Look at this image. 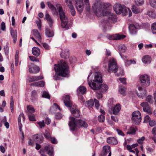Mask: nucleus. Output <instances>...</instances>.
Listing matches in <instances>:
<instances>
[{
    "label": "nucleus",
    "mask_w": 156,
    "mask_h": 156,
    "mask_svg": "<svg viewBox=\"0 0 156 156\" xmlns=\"http://www.w3.org/2000/svg\"><path fill=\"white\" fill-rule=\"evenodd\" d=\"M37 95L36 92L35 90H33L31 94V99L32 100H34L36 98Z\"/></svg>",
    "instance_id": "3c124183"
},
{
    "label": "nucleus",
    "mask_w": 156,
    "mask_h": 156,
    "mask_svg": "<svg viewBox=\"0 0 156 156\" xmlns=\"http://www.w3.org/2000/svg\"><path fill=\"white\" fill-rule=\"evenodd\" d=\"M121 106L119 104L116 105L112 109V113L115 115H118V112L121 109Z\"/></svg>",
    "instance_id": "4be33fe9"
},
{
    "label": "nucleus",
    "mask_w": 156,
    "mask_h": 156,
    "mask_svg": "<svg viewBox=\"0 0 156 156\" xmlns=\"http://www.w3.org/2000/svg\"><path fill=\"white\" fill-rule=\"evenodd\" d=\"M28 116L29 119L31 121H34L35 120V119L34 115L33 114H28Z\"/></svg>",
    "instance_id": "6e6d98bb"
},
{
    "label": "nucleus",
    "mask_w": 156,
    "mask_h": 156,
    "mask_svg": "<svg viewBox=\"0 0 156 156\" xmlns=\"http://www.w3.org/2000/svg\"><path fill=\"white\" fill-rule=\"evenodd\" d=\"M45 19L46 20L50 27L52 29V28L53 24L54 23V21L51 18L50 16L48 13H46L45 14Z\"/></svg>",
    "instance_id": "a211bd4d"
},
{
    "label": "nucleus",
    "mask_w": 156,
    "mask_h": 156,
    "mask_svg": "<svg viewBox=\"0 0 156 156\" xmlns=\"http://www.w3.org/2000/svg\"><path fill=\"white\" fill-rule=\"evenodd\" d=\"M108 72L115 73L117 72L118 67L115 59L112 58L109 59L108 62Z\"/></svg>",
    "instance_id": "0eeeda50"
},
{
    "label": "nucleus",
    "mask_w": 156,
    "mask_h": 156,
    "mask_svg": "<svg viewBox=\"0 0 156 156\" xmlns=\"http://www.w3.org/2000/svg\"><path fill=\"white\" fill-rule=\"evenodd\" d=\"M113 9L117 14H119L122 13L123 10V6H122L119 3H116L113 6Z\"/></svg>",
    "instance_id": "4468645a"
},
{
    "label": "nucleus",
    "mask_w": 156,
    "mask_h": 156,
    "mask_svg": "<svg viewBox=\"0 0 156 156\" xmlns=\"http://www.w3.org/2000/svg\"><path fill=\"white\" fill-rule=\"evenodd\" d=\"M132 10L133 13L136 14L140 13L142 11L141 9H140L138 7L135 5L133 6Z\"/></svg>",
    "instance_id": "7c9ffc66"
},
{
    "label": "nucleus",
    "mask_w": 156,
    "mask_h": 156,
    "mask_svg": "<svg viewBox=\"0 0 156 156\" xmlns=\"http://www.w3.org/2000/svg\"><path fill=\"white\" fill-rule=\"evenodd\" d=\"M119 93L123 96L126 94V88L124 86H120L119 90Z\"/></svg>",
    "instance_id": "f704fd0d"
},
{
    "label": "nucleus",
    "mask_w": 156,
    "mask_h": 156,
    "mask_svg": "<svg viewBox=\"0 0 156 156\" xmlns=\"http://www.w3.org/2000/svg\"><path fill=\"white\" fill-rule=\"evenodd\" d=\"M70 120L69 125L71 130L74 131L76 126H83L85 128L88 126L87 124L83 120L76 119L73 117H70Z\"/></svg>",
    "instance_id": "20e7f679"
},
{
    "label": "nucleus",
    "mask_w": 156,
    "mask_h": 156,
    "mask_svg": "<svg viewBox=\"0 0 156 156\" xmlns=\"http://www.w3.org/2000/svg\"><path fill=\"white\" fill-rule=\"evenodd\" d=\"M103 19L101 21L102 26L105 28H109L110 27V23H114L116 21L117 17L113 13H110L108 16Z\"/></svg>",
    "instance_id": "423d86ee"
},
{
    "label": "nucleus",
    "mask_w": 156,
    "mask_h": 156,
    "mask_svg": "<svg viewBox=\"0 0 156 156\" xmlns=\"http://www.w3.org/2000/svg\"><path fill=\"white\" fill-rule=\"evenodd\" d=\"M137 129L136 127H131L129 129V131L127 132L126 133L128 134H132L134 135L136 133V132L137 130Z\"/></svg>",
    "instance_id": "c9c22d12"
},
{
    "label": "nucleus",
    "mask_w": 156,
    "mask_h": 156,
    "mask_svg": "<svg viewBox=\"0 0 156 156\" xmlns=\"http://www.w3.org/2000/svg\"><path fill=\"white\" fill-rule=\"evenodd\" d=\"M10 33L13 39V43H16L17 38V31L16 30H14L12 28H10Z\"/></svg>",
    "instance_id": "5701e85b"
},
{
    "label": "nucleus",
    "mask_w": 156,
    "mask_h": 156,
    "mask_svg": "<svg viewBox=\"0 0 156 156\" xmlns=\"http://www.w3.org/2000/svg\"><path fill=\"white\" fill-rule=\"evenodd\" d=\"M70 111L72 114L76 117H79L80 116L79 111L73 108H70Z\"/></svg>",
    "instance_id": "cd10ccee"
},
{
    "label": "nucleus",
    "mask_w": 156,
    "mask_h": 156,
    "mask_svg": "<svg viewBox=\"0 0 156 156\" xmlns=\"http://www.w3.org/2000/svg\"><path fill=\"white\" fill-rule=\"evenodd\" d=\"M150 119V118L148 115H147L144 117V122H149Z\"/></svg>",
    "instance_id": "338daca9"
},
{
    "label": "nucleus",
    "mask_w": 156,
    "mask_h": 156,
    "mask_svg": "<svg viewBox=\"0 0 156 156\" xmlns=\"http://www.w3.org/2000/svg\"><path fill=\"white\" fill-rule=\"evenodd\" d=\"M136 63L135 61L131 60H126L125 61V64L126 66H128L131 64H134Z\"/></svg>",
    "instance_id": "a19ab883"
},
{
    "label": "nucleus",
    "mask_w": 156,
    "mask_h": 156,
    "mask_svg": "<svg viewBox=\"0 0 156 156\" xmlns=\"http://www.w3.org/2000/svg\"><path fill=\"white\" fill-rule=\"evenodd\" d=\"M148 15L154 18L156 16V14L154 12L152 11H149L148 13Z\"/></svg>",
    "instance_id": "680f3d73"
},
{
    "label": "nucleus",
    "mask_w": 156,
    "mask_h": 156,
    "mask_svg": "<svg viewBox=\"0 0 156 156\" xmlns=\"http://www.w3.org/2000/svg\"><path fill=\"white\" fill-rule=\"evenodd\" d=\"M21 119H22L23 121H24L25 119L24 115L23 113H20L18 119V122H21Z\"/></svg>",
    "instance_id": "8fccbe9b"
},
{
    "label": "nucleus",
    "mask_w": 156,
    "mask_h": 156,
    "mask_svg": "<svg viewBox=\"0 0 156 156\" xmlns=\"http://www.w3.org/2000/svg\"><path fill=\"white\" fill-rule=\"evenodd\" d=\"M64 103L65 105L68 107H70L72 106V104L70 100V97L68 95H66L64 98Z\"/></svg>",
    "instance_id": "6ab92c4d"
},
{
    "label": "nucleus",
    "mask_w": 156,
    "mask_h": 156,
    "mask_svg": "<svg viewBox=\"0 0 156 156\" xmlns=\"http://www.w3.org/2000/svg\"><path fill=\"white\" fill-rule=\"evenodd\" d=\"M140 105L143 108V110L149 114L152 113V110L149 106L148 104L146 102H144L140 104Z\"/></svg>",
    "instance_id": "ddd939ff"
},
{
    "label": "nucleus",
    "mask_w": 156,
    "mask_h": 156,
    "mask_svg": "<svg viewBox=\"0 0 156 156\" xmlns=\"http://www.w3.org/2000/svg\"><path fill=\"white\" fill-rule=\"evenodd\" d=\"M139 27L138 25H135L133 24H130L129 26L130 32L132 34H136L137 32V30Z\"/></svg>",
    "instance_id": "dca6fc26"
},
{
    "label": "nucleus",
    "mask_w": 156,
    "mask_h": 156,
    "mask_svg": "<svg viewBox=\"0 0 156 156\" xmlns=\"http://www.w3.org/2000/svg\"><path fill=\"white\" fill-rule=\"evenodd\" d=\"M110 5L109 3H104L100 1H96L94 3L92 9L94 12L98 16H101L107 15L106 9Z\"/></svg>",
    "instance_id": "7ed1b4c3"
},
{
    "label": "nucleus",
    "mask_w": 156,
    "mask_h": 156,
    "mask_svg": "<svg viewBox=\"0 0 156 156\" xmlns=\"http://www.w3.org/2000/svg\"><path fill=\"white\" fill-rule=\"evenodd\" d=\"M42 97L48 99H49L50 97L49 94L46 91L44 92Z\"/></svg>",
    "instance_id": "5fc2aeb1"
},
{
    "label": "nucleus",
    "mask_w": 156,
    "mask_h": 156,
    "mask_svg": "<svg viewBox=\"0 0 156 156\" xmlns=\"http://www.w3.org/2000/svg\"><path fill=\"white\" fill-rule=\"evenodd\" d=\"M56 7L59 13L61 22V26L63 28H67L69 20L64 12L62 6L60 4H57Z\"/></svg>",
    "instance_id": "39448f33"
},
{
    "label": "nucleus",
    "mask_w": 156,
    "mask_h": 156,
    "mask_svg": "<svg viewBox=\"0 0 156 156\" xmlns=\"http://www.w3.org/2000/svg\"><path fill=\"white\" fill-rule=\"evenodd\" d=\"M44 137L47 139L49 140L51 138V134L47 130H45L44 133Z\"/></svg>",
    "instance_id": "de8ad7c7"
},
{
    "label": "nucleus",
    "mask_w": 156,
    "mask_h": 156,
    "mask_svg": "<svg viewBox=\"0 0 156 156\" xmlns=\"http://www.w3.org/2000/svg\"><path fill=\"white\" fill-rule=\"evenodd\" d=\"M105 119V116L103 115H101L98 116V120L100 122H103Z\"/></svg>",
    "instance_id": "603ef678"
},
{
    "label": "nucleus",
    "mask_w": 156,
    "mask_h": 156,
    "mask_svg": "<svg viewBox=\"0 0 156 156\" xmlns=\"http://www.w3.org/2000/svg\"><path fill=\"white\" fill-rule=\"evenodd\" d=\"M36 23L38 27V28L40 29H41V21L40 19H39L38 20L36 21Z\"/></svg>",
    "instance_id": "bf43d9fd"
},
{
    "label": "nucleus",
    "mask_w": 156,
    "mask_h": 156,
    "mask_svg": "<svg viewBox=\"0 0 156 156\" xmlns=\"http://www.w3.org/2000/svg\"><path fill=\"white\" fill-rule=\"evenodd\" d=\"M107 142L111 144H117L118 143V141L114 137H109L107 138Z\"/></svg>",
    "instance_id": "393cba45"
},
{
    "label": "nucleus",
    "mask_w": 156,
    "mask_h": 156,
    "mask_svg": "<svg viewBox=\"0 0 156 156\" xmlns=\"http://www.w3.org/2000/svg\"><path fill=\"white\" fill-rule=\"evenodd\" d=\"M66 2L70 9L71 14L73 16H75L76 15V11L72 5L71 1L70 0H66Z\"/></svg>",
    "instance_id": "2eb2a0df"
},
{
    "label": "nucleus",
    "mask_w": 156,
    "mask_h": 156,
    "mask_svg": "<svg viewBox=\"0 0 156 156\" xmlns=\"http://www.w3.org/2000/svg\"><path fill=\"white\" fill-rule=\"evenodd\" d=\"M94 101L95 104V106L96 108H98L100 106L99 101L96 99H94Z\"/></svg>",
    "instance_id": "774afa93"
},
{
    "label": "nucleus",
    "mask_w": 156,
    "mask_h": 156,
    "mask_svg": "<svg viewBox=\"0 0 156 156\" xmlns=\"http://www.w3.org/2000/svg\"><path fill=\"white\" fill-rule=\"evenodd\" d=\"M33 138L35 141H36L39 143H42L43 141V137L41 136H38L37 135L34 136Z\"/></svg>",
    "instance_id": "72a5a7b5"
},
{
    "label": "nucleus",
    "mask_w": 156,
    "mask_h": 156,
    "mask_svg": "<svg viewBox=\"0 0 156 156\" xmlns=\"http://www.w3.org/2000/svg\"><path fill=\"white\" fill-rule=\"evenodd\" d=\"M124 16L128 15L129 17L132 16V12L130 10L125 6H123V9L122 12Z\"/></svg>",
    "instance_id": "412c9836"
},
{
    "label": "nucleus",
    "mask_w": 156,
    "mask_h": 156,
    "mask_svg": "<svg viewBox=\"0 0 156 156\" xmlns=\"http://www.w3.org/2000/svg\"><path fill=\"white\" fill-rule=\"evenodd\" d=\"M151 61V57L148 55H145L144 56L142 59V61L145 64H148L150 63Z\"/></svg>",
    "instance_id": "bb28decb"
},
{
    "label": "nucleus",
    "mask_w": 156,
    "mask_h": 156,
    "mask_svg": "<svg viewBox=\"0 0 156 156\" xmlns=\"http://www.w3.org/2000/svg\"><path fill=\"white\" fill-rule=\"evenodd\" d=\"M135 3L137 5H141L144 3L143 0H136Z\"/></svg>",
    "instance_id": "052dcab7"
},
{
    "label": "nucleus",
    "mask_w": 156,
    "mask_h": 156,
    "mask_svg": "<svg viewBox=\"0 0 156 156\" xmlns=\"http://www.w3.org/2000/svg\"><path fill=\"white\" fill-rule=\"evenodd\" d=\"M85 4V8L87 11L89 12L90 9V5L89 0H84Z\"/></svg>",
    "instance_id": "e433bc0d"
},
{
    "label": "nucleus",
    "mask_w": 156,
    "mask_h": 156,
    "mask_svg": "<svg viewBox=\"0 0 156 156\" xmlns=\"http://www.w3.org/2000/svg\"><path fill=\"white\" fill-rule=\"evenodd\" d=\"M86 104L88 108H92L94 105V103L92 100H90L86 101Z\"/></svg>",
    "instance_id": "79ce46f5"
},
{
    "label": "nucleus",
    "mask_w": 156,
    "mask_h": 156,
    "mask_svg": "<svg viewBox=\"0 0 156 156\" xmlns=\"http://www.w3.org/2000/svg\"><path fill=\"white\" fill-rule=\"evenodd\" d=\"M108 153V156H111L112 153L110 147L109 146H105L103 147L102 151L101 154V156H105Z\"/></svg>",
    "instance_id": "f8f14e48"
},
{
    "label": "nucleus",
    "mask_w": 156,
    "mask_h": 156,
    "mask_svg": "<svg viewBox=\"0 0 156 156\" xmlns=\"http://www.w3.org/2000/svg\"><path fill=\"white\" fill-rule=\"evenodd\" d=\"M138 90L139 92H136L137 95L140 98H143L146 96V92L145 90L140 86L138 87Z\"/></svg>",
    "instance_id": "f3484780"
},
{
    "label": "nucleus",
    "mask_w": 156,
    "mask_h": 156,
    "mask_svg": "<svg viewBox=\"0 0 156 156\" xmlns=\"http://www.w3.org/2000/svg\"><path fill=\"white\" fill-rule=\"evenodd\" d=\"M27 108L28 110V115L29 113L30 114H32V113H33L35 112V110L34 108L33 107L30 106H27Z\"/></svg>",
    "instance_id": "37998d69"
},
{
    "label": "nucleus",
    "mask_w": 156,
    "mask_h": 156,
    "mask_svg": "<svg viewBox=\"0 0 156 156\" xmlns=\"http://www.w3.org/2000/svg\"><path fill=\"white\" fill-rule=\"evenodd\" d=\"M151 29L153 33L156 34V23H154L152 24Z\"/></svg>",
    "instance_id": "a18cd8bd"
},
{
    "label": "nucleus",
    "mask_w": 156,
    "mask_h": 156,
    "mask_svg": "<svg viewBox=\"0 0 156 156\" xmlns=\"http://www.w3.org/2000/svg\"><path fill=\"white\" fill-rule=\"evenodd\" d=\"M33 70L30 67L29 68V72L31 73H38L40 70L39 67L38 66H35L33 68Z\"/></svg>",
    "instance_id": "473e14b6"
},
{
    "label": "nucleus",
    "mask_w": 156,
    "mask_h": 156,
    "mask_svg": "<svg viewBox=\"0 0 156 156\" xmlns=\"http://www.w3.org/2000/svg\"><path fill=\"white\" fill-rule=\"evenodd\" d=\"M33 55L36 56H39L40 54V51L39 48L37 47H34L32 49Z\"/></svg>",
    "instance_id": "c85d7f7f"
},
{
    "label": "nucleus",
    "mask_w": 156,
    "mask_h": 156,
    "mask_svg": "<svg viewBox=\"0 0 156 156\" xmlns=\"http://www.w3.org/2000/svg\"><path fill=\"white\" fill-rule=\"evenodd\" d=\"M43 79V77L41 76H33L29 77L27 80L30 82H32L35 81H38Z\"/></svg>",
    "instance_id": "b1692460"
},
{
    "label": "nucleus",
    "mask_w": 156,
    "mask_h": 156,
    "mask_svg": "<svg viewBox=\"0 0 156 156\" xmlns=\"http://www.w3.org/2000/svg\"><path fill=\"white\" fill-rule=\"evenodd\" d=\"M19 51H16L15 55V65L16 66H17L18 65V58H19Z\"/></svg>",
    "instance_id": "c03bdc74"
},
{
    "label": "nucleus",
    "mask_w": 156,
    "mask_h": 156,
    "mask_svg": "<svg viewBox=\"0 0 156 156\" xmlns=\"http://www.w3.org/2000/svg\"><path fill=\"white\" fill-rule=\"evenodd\" d=\"M118 48L119 49L121 50V52L122 53L125 52L127 49L126 47L123 44H120L119 45Z\"/></svg>",
    "instance_id": "ea45409f"
},
{
    "label": "nucleus",
    "mask_w": 156,
    "mask_h": 156,
    "mask_svg": "<svg viewBox=\"0 0 156 156\" xmlns=\"http://www.w3.org/2000/svg\"><path fill=\"white\" fill-rule=\"evenodd\" d=\"M33 33L34 35L38 41L41 40V36L37 30L35 29L33 30Z\"/></svg>",
    "instance_id": "c756f323"
},
{
    "label": "nucleus",
    "mask_w": 156,
    "mask_h": 156,
    "mask_svg": "<svg viewBox=\"0 0 156 156\" xmlns=\"http://www.w3.org/2000/svg\"><path fill=\"white\" fill-rule=\"evenodd\" d=\"M150 4L153 8H156V0H150Z\"/></svg>",
    "instance_id": "864d4df0"
},
{
    "label": "nucleus",
    "mask_w": 156,
    "mask_h": 156,
    "mask_svg": "<svg viewBox=\"0 0 156 156\" xmlns=\"http://www.w3.org/2000/svg\"><path fill=\"white\" fill-rule=\"evenodd\" d=\"M86 88L83 86H80L77 89L78 92L81 94H84L86 92Z\"/></svg>",
    "instance_id": "4c0bfd02"
},
{
    "label": "nucleus",
    "mask_w": 156,
    "mask_h": 156,
    "mask_svg": "<svg viewBox=\"0 0 156 156\" xmlns=\"http://www.w3.org/2000/svg\"><path fill=\"white\" fill-rule=\"evenodd\" d=\"M126 37L125 35H119V34H115L112 35H111L109 37V38L110 39L117 40L124 39Z\"/></svg>",
    "instance_id": "aec40b11"
},
{
    "label": "nucleus",
    "mask_w": 156,
    "mask_h": 156,
    "mask_svg": "<svg viewBox=\"0 0 156 156\" xmlns=\"http://www.w3.org/2000/svg\"><path fill=\"white\" fill-rule=\"evenodd\" d=\"M45 151H47L48 154L50 156H52L53 154V148L51 145H48L45 147L44 149H41L40 152L42 156L45 155L44 154Z\"/></svg>",
    "instance_id": "9b49d317"
},
{
    "label": "nucleus",
    "mask_w": 156,
    "mask_h": 156,
    "mask_svg": "<svg viewBox=\"0 0 156 156\" xmlns=\"http://www.w3.org/2000/svg\"><path fill=\"white\" fill-rule=\"evenodd\" d=\"M116 131L119 135L122 136H125V134L121 130L119 129H116Z\"/></svg>",
    "instance_id": "0e129e2a"
},
{
    "label": "nucleus",
    "mask_w": 156,
    "mask_h": 156,
    "mask_svg": "<svg viewBox=\"0 0 156 156\" xmlns=\"http://www.w3.org/2000/svg\"><path fill=\"white\" fill-rule=\"evenodd\" d=\"M145 137L142 136L140 138L137 140V141L139 144H141L143 143V141L145 140Z\"/></svg>",
    "instance_id": "e2e57ef3"
},
{
    "label": "nucleus",
    "mask_w": 156,
    "mask_h": 156,
    "mask_svg": "<svg viewBox=\"0 0 156 156\" xmlns=\"http://www.w3.org/2000/svg\"><path fill=\"white\" fill-rule=\"evenodd\" d=\"M54 68L56 73L54 76V79L55 80H60V76L66 77L68 76L69 74V67L65 62L63 60L61 61L60 63L58 65L55 64Z\"/></svg>",
    "instance_id": "f03ea898"
},
{
    "label": "nucleus",
    "mask_w": 156,
    "mask_h": 156,
    "mask_svg": "<svg viewBox=\"0 0 156 156\" xmlns=\"http://www.w3.org/2000/svg\"><path fill=\"white\" fill-rule=\"evenodd\" d=\"M45 35L48 37H52L54 35V32L53 30H50L48 28L45 29Z\"/></svg>",
    "instance_id": "a878e982"
},
{
    "label": "nucleus",
    "mask_w": 156,
    "mask_h": 156,
    "mask_svg": "<svg viewBox=\"0 0 156 156\" xmlns=\"http://www.w3.org/2000/svg\"><path fill=\"white\" fill-rule=\"evenodd\" d=\"M146 100L150 103H153L154 100L152 96L151 95L148 96L146 99Z\"/></svg>",
    "instance_id": "49530a36"
},
{
    "label": "nucleus",
    "mask_w": 156,
    "mask_h": 156,
    "mask_svg": "<svg viewBox=\"0 0 156 156\" xmlns=\"http://www.w3.org/2000/svg\"><path fill=\"white\" fill-rule=\"evenodd\" d=\"M37 123L39 126L40 128L41 129L44 128L45 126L44 120H42L41 122H37Z\"/></svg>",
    "instance_id": "09e8293b"
},
{
    "label": "nucleus",
    "mask_w": 156,
    "mask_h": 156,
    "mask_svg": "<svg viewBox=\"0 0 156 156\" xmlns=\"http://www.w3.org/2000/svg\"><path fill=\"white\" fill-rule=\"evenodd\" d=\"M37 87H43L45 83L43 81H41L38 82H37Z\"/></svg>",
    "instance_id": "4d7b16f0"
},
{
    "label": "nucleus",
    "mask_w": 156,
    "mask_h": 156,
    "mask_svg": "<svg viewBox=\"0 0 156 156\" xmlns=\"http://www.w3.org/2000/svg\"><path fill=\"white\" fill-rule=\"evenodd\" d=\"M132 121L133 124L138 125L141 120V116L140 112L138 111L133 112L132 114Z\"/></svg>",
    "instance_id": "6e6552de"
},
{
    "label": "nucleus",
    "mask_w": 156,
    "mask_h": 156,
    "mask_svg": "<svg viewBox=\"0 0 156 156\" xmlns=\"http://www.w3.org/2000/svg\"><path fill=\"white\" fill-rule=\"evenodd\" d=\"M47 5H48L49 8L51 10L54 14H58V12L56 11V9L55 7L54 6L49 2H48L47 3Z\"/></svg>",
    "instance_id": "2f4dec72"
},
{
    "label": "nucleus",
    "mask_w": 156,
    "mask_h": 156,
    "mask_svg": "<svg viewBox=\"0 0 156 156\" xmlns=\"http://www.w3.org/2000/svg\"><path fill=\"white\" fill-rule=\"evenodd\" d=\"M139 79L141 83L144 86L147 87L149 85L150 83V78L147 75H141Z\"/></svg>",
    "instance_id": "1a4fd4ad"
},
{
    "label": "nucleus",
    "mask_w": 156,
    "mask_h": 156,
    "mask_svg": "<svg viewBox=\"0 0 156 156\" xmlns=\"http://www.w3.org/2000/svg\"><path fill=\"white\" fill-rule=\"evenodd\" d=\"M69 51L68 50H63L61 53L60 55L63 58H66L68 55Z\"/></svg>",
    "instance_id": "58836bf2"
},
{
    "label": "nucleus",
    "mask_w": 156,
    "mask_h": 156,
    "mask_svg": "<svg viewBox=\"0 0 156 156\" xmlns=\"http://www.w3.org/2000/svg\"><path fill=\"white\" fill-rule=\"evenodd\" d=\"M92 73L90 72L89 74L87 79L91 74ZM102 81V75L99 72H96L95 73L94 78L91 84V83L88 81V83L92 89L95 90H99L101 92H105L108 89V86L105 84H101Z\"/></svg>",
    "instance_id": "f257e3e1"
},
{
    "label": "nucleus",
    "mask_w": 156,
    "mask_h": 156,
    "mask_svg": "<svg viewBox=\"0 0 156 156\" xmlns=\"http://www.w3.org/2000/svg\"><path fill=\"white\" fill-rule=\"evenodd\" d=\"M29 58L30 60L33 62H39V60L37 58L33 56H29Z\"/></svg>",
    "instance_id": "13d9d810"
},
{
    "label": "nucleus",
    "mask_w": 156,
    "mask_h": 156,
    "mask_svg": "<svg viewBox=\"0 0 156 156\" xmlns=\"http://www.w3.org/2000/svg\"><path fill=\"white\" fill-rule=\"evenodd\" d=\"M75 6L77 11L80 14L83 11L84 4L83 0H75Z\"/></svg>",
    "instance_id": "9d476101"
},
{
    "label": "nucleus",
    "mask_w": 156,
    "mask_h": 156,
    "mask_svg": "<svg viewBox=\"0 0 156 156\" xmlns=\"http://www.w3.org/2000/svg\"><path fill=\"white\" fill-rule=\"evenodd\" d=\"M49 140H50L52 143L54 144H56L57 143L56 139L54 137H51Z\"/></svg>",
    "instance_id": "69168bd1"
}]
</instances>
